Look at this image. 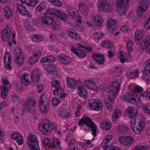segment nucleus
<instances>
[{
	"label": "nucleus",
	"instance_id": "20",
	"mask_svg": "<svg viewBox=\"0 0 150 150\" xmlns=\"http://www.w3.org/2000/svg\"><path fill=\"white\" fill-rule=\"evenodd\" d=\"M71 50L72 52L78 57L83 58L86 56L85 51L82 50L76 49L75 47H72Z\"/></svg>",
	"mask_w": 150,
	"mask_h": 150
},
{
	"label": "nucleus",
	"instance_id": "57",
	"mask_svg": "<svg viewBox=\"0 0 150 150\" xmlns=\"http://www.w3.org/2000/svg\"><path fill=\"white\" fill-rule=\"evenodd\" d=\"M147 70L148 69H147L146 68H144L143 76L144 79H146L147 81H148L150 79V75H149V74H147L146 73Z\"/></svg>",
	"mask_w": 150,
	"mask_h": 150
},
{
	"label": "nucleus",
	"instance_id": "5",
	"mask_svg": "<svg viewBox=\"0 0 150 150\" xmlns=\"http://www.w3.org/2000/svg\"><path fill=\"white\" fill-rule=\"evenodd\" d=\"M112 138V135H108L107 136L101 144V147L102 148H104L106 147L107 150H119V148L116 146L110 145L107 147V144L109 143Z\"/></svg>",
	"mask_w": 150,
	"mask_h": 150
},
{
	"label": "nucleus",
	"instance_id": "1",
	"mask_svg": "<svg viewBox=\"0 0 150 150\" xmlns=\"http://www.w3.org/2000/svg\"><path fill=\"white\" fill-rule=\"evenodd\" d=\"M78 125L84 129L85 131L88 130L89 128H91L92 134L95 136L97 133L96 126L95 123L89 117H83L78 122Z\"/></svg>",
	"mask_w": 150,
	"mask_h": 150
},
{
	"label": "nucleus",
	"instance_id": "45",
	"mask_svg": "<svg viewBox=\"0 0 150 150\" xmlns=\"http://www.w3.org/2000/svg\"><path fill=\"white\" fill-rule=\"evenodd\" d=\"M143 35V33L141 30H138L135 34V39L139 40L141 39Z\"/></svg>",
	"mask_w": 150,
	"mask_h": 150
},
{
	"label": "nucleus",
	"instance_id": "22",
	"mask_svg": "<svg viewBox=\"0 0 150 150\" xmlns=\"http://www.w3.org/2000/svg\"><path fill=\"white\" fill-rule=\"evenodd\" d=\"M92 19L94 25L97 27L100 26L104 22V19L99 15L94 16Z\"/></svg>",
	"mask_w": 150,
	"mask_h": 150
},
{
	"label": "nucleus",
	"instance_id": "64",
	"mask_svg": "<svg viewBox=\"0 0 150 150\" xmlns=\"http://www.w3.org/2000/svg\"><path fill=\"white\" fill-rule=\"evenodd\" d=\"M144 112L149 115H150V105H147L144 107Z\"/></svg>",
	"mask_w": 150,
	"mask_h": 150
},
{
	"label": "nucleus",
	"instance_id": "56",
	"mask_svg": "<svg viewBox=\"0 0 150 150\" xmlns=\"http://www.w3.org/2000/svg\"><path fill=\"white\" fill-rule=\"evenodd\" d=\"M118 55L119 58H123L126 57H130L129 54H127L126 52L122 51H120Z\"/></svg>",
	"mask_w": 150,
	"mask_h": 150
},
{
	"label": "nucleus",
	"instance_id": "48",
	"mask_svg": "<svg viewBox=\"0 0 150 150\" xmlns=\"http://www.w3.org/2000/svg\"><path fill=\"white\" fill-rule=\"evenodd\" d=\"M58 11L54 8H48L46 10V12L47 14L49 15H55L56 16Z\"/></svg>",
	"mask_w": 150,
	"mask_h": 150
},
{
	"label": "nucleus",
	"instance_id": "32",
	"mask_svg": "<svg viewBox=\"0 0 150 150\" xmlns=\"http://www.w3.org/2000/svg\"><path fill=\"white\" fill-rule=\"evenodd\" d=\"M56 16L60 20H61L63 21H65L68 18L67 15L65 12L61 10H58Z\"/></svg>",
	"mask_w": 150,
	"mask_h": 150
},
{
	"label": "nucleus",
	"instance_id": "63",
	"mask_svg": "<svg viewBox=\"0 0 150 150\" xmlns=\"http://www.w3.org/2000/svg\"><path fill=\"white\" fill-rule=\"evenodd\" d=\"M16 54L15 56H18V54H23L22 53V50L21 48L19 47L16 48L14 52Z\"/></svg>",
	"mask_w": 150,
	"mask_h": 150
},
{
	"label": "nucleus",
	"instance_id": "13",
	"mask_svg": "<svg viewBox=\"0 0 150 150\" xmlns=\"http://www.w3.org/2000/svg\"><path fill=\"white\" fill-rule=\"evenodd\" d=\"M38 140L36 136L33 134H30L28 137V147L38 144Z\"/></svg>",
	"mask_w": 150,
	"mask_h": 150
},
{
	"label": "nucleus",
	"instance_id": "61",
	"mask_svg": "<svg viewBox=\"0 0 150 150\" xmlns=\"http://www.w3.org/2000/svg\"><path fill=\"white\" fill-rule=\"evenodd\" d=\"M129 29V26L127 23L123 25L120 28V30L123 32L128 31Z\"/></svg>",
	"mask_w": 150,
	"mask_h": 150
},
{
	"label": "nucleus",
	"instance_id": "46",
	"mask_svg": "<svg viewBox=\"0 0 150 150\" xmlns=\"http://www.w3.org/2000/svg\"><path fill=\"white\" fill-rule=\"evenodd\" d=\"M46 6V2H43L40 3L36 7V10L38 12H41L43 9H45Z\"/></svg>",
	"mask_w": 150,
	"mask_h": 150
},
{
	"label": "nucleus",
	"instance_id": "8",
	"mask_svg": "<svg viewBox=\"0 0 150 150\" xmlns=\"http://www.w3.org/2000/svg\"><path fill=\"white\" fill-rule=\"evenodd\" d=\"M148 1L147 0H143L140 3L137 11V15L140 16L143 15L148 7Z\"/></svg>",
	"mask_w": 150,
	"mask_h": 150
},
{
	"label": "nucleus",
	"instance_id": "12",
	"mask_svg": "<svg viewBox=\"0 0 150 150\" xmlns=\"http://www.w3.org/2000/svg\"><path fill=\"white\" fill-rule=\"evenodd\" d=\"M17 9L20 14L27 16L29 18L32 17V15L27 11L25 7L22 5H17Z\"/></svg>",
	"mask_w": 150,
	"mask_h": 150
},
{
	"label": "nucleus",
	"instance_id": "27",
	"mask_svg": "<svg viewBox=\"0 0 150 150\" xmlns=\"http://www.w3.org/2000/svg\"><path fill=\"white\" fill-rule=\"evenodd\" d=\"M60 144L59 139L57 138H53L52 142L49 144V146L51 148L60 149L61 148Z\"/></svg>",
	"mask_w": 150,
	"mask_h": 150
},
{
	"label": "nucleus",
	"instance_id": "55",
	"mask_svg": "<svg viewBox=\"0 0 150 150\" xmlns=\"http://www.w3.org/2000/svg\"><path fill=\"white\" fill-rule=\"evenodd\" d=\"M104 35V34L100 32H96L94 34H93V37L95 39H98L101 38L103 37Z\"/></svg>",
	"mask_w": 150,
	"mask_h": 150
},
{
	"label": "nucleus",
	"instance_id": "3",
	"mask_svg": "<svg viewBox=\"0 0 150 150\" xmlns=\"http://www.w3.org/2000/svg\"><path fill=\"white\" fill-rule=\"evenodd\" d=\"M39 128L43 134H47L52 132L54 128V126L51 121L45 119L42 121Z\"/></svg>",
	"mask_w": 150,
	"mask_h": 150
},
{
	"label": "nucleus",
	"instance_id": "40",
	"mask_svg": "<svg viewBox=\"0 0 150 150\" xmlns=\"http://www.w3.org/2000/svg\"><path fill=\"white\" fill-rule=\"evenodd\" d=\"M56 60V59L55 57H53L52 56H47L41 59V62L42 63H44L45 62H48L50 63L51 62H54Z\"/></svg>",
	"mask_w": 150,
	"mask_h": 150
},
{
	"label": "nucleus",
	"instance_id": "29",
	"mask_svg": "<svg viewBox=\"0 0 150 150\" xmlns=\"http://www.w3.org/2000/svg\"><path fill=\"white\" fill-rule=\"evenodd\" d=\"M77 91L79 95L82 98H85L88 96L87 92L82 85L78 86Z\"/></svg>",
	"mask_w": 150,
	"mask_h": 150
},
{
	"label": "nucleus",
	"instance_id": "28",
	"mask_svg": "<svg viewBox=\"0 0 150 150\" xmlns=\"http://www.w3.org/2000/svg\"><path fill=\"white\" fill-rule=\"evenodd\" d=\"M1 82L3 85L1 86V88H4L6 90H9L10 89V81L6 77L3 76L2 77Z\"/></svg>",
	"mask_w": 150,
	"mask_h": 150
},
{
	"label": "nucleus",
	"instance_id": "30",
	"mask_svg": "<svg viewBox=\"0 0 150 150\" xmlns=\"http://www.w3.org/2000/svg\"><path fill=\"white\" fill-rule=\"evenodd\" d=\"M24 59L23 54H18V56H15V61L18 66L21 67L23 65Z\"/></svg>",
	"mask_w": 150,
	"mask_h": 150
},
{
	"label": "nucleus",
	"instance_id": "21",
	"mask_svg": "<svg viewBox=\"0 0 150 150\" xmlns=\"http://www.w3.org/2000/svg\"><path fill=\"white\" fill-rule=\"evenodd\" d=\"M11 138L15 141L18 145H21L23 143V138L20 133L15 132L13 133Z\"/></svg>",
	"mask_w": 150,
	"mask_h": 150
},
{
	"label": "nucleus",
	"instance_id": "33",
	"mask_svg": "<svg viewBox=\"0 0 150 150\" xmlns=\"http://www.w3.org/2000/svg\"><path fill=\"white\" fill-rule=\"evenodd\" d=\"M21 82L25 86H26L30 83L28 78V74L27 73H24L22 74L21 78Z\"/></svg>",
	"mask_w": 150,
	"mask_h": 150
},
{
	"label": "nucleus",
	"instance_id": "44",
	"mask_svg": "<svg viewBox=\"0 0 150 150\" xmlns=\"http://www.w3.org/2000/svg\"><path fill=\"white\" fill-rule=\"evenodd\" d=\"M43 39V36L39 34H34L32 37V40L37 42H40Z\"/></svg>",
	"mask_w": 150,
	"mask_h": 150
},
{
	"label": "nucleus",
	"instance_id": "42",
	"mask_svg": "<svg viewBox=\"0 0 150 150\" xmlns=\"http://www.w3.org/2000/svg\"><path fill=\"white\" fill-rule=\"evenodd\" d=\"M121 116L120 110L119 109L115 110L112 116V120L115 121L116 119Z\"/></svg>",
	"mask_w": 150,
	"mask_h": 150
},
{
	"label": "nucleus",
	"instance_id": "7",
	"mask_svg": "<svg viewBox=\"0 0 150 150\" xmlns=\"http://www.w3.org/2000/svg\"><path fill=\"white\" fill-rule=\"evenodd\" d=\"M90 106L93 110L99 111L101 110L103 108V104L101 100L93 99L90 100Z\"/></svg>",
	"mask_w": 150,
	"mask_h": 150
},
{
	"label": "nucleus",
	"instance_id": "16",
	"mask_svg": "<svg viewBox=\"0 0 150 150\" xmlns=\"http://www.w3.org/2000/svg\"><path fill=\"white\" fill-rule=\"evenodd\" d=\"M59 60L61 63L64 64H69L71 62V58L64 54L61 53L58 55Z\"/></svg>",
	"mask_w": 150,
	"mask_h": 150
},
{
	"label": "nucleus",
	"instance_id": "53",
	"mask_svg": "<svg viewBox=\"0 0 150 150\" xmlns=\"http://www.w3.org/2000/svg\"><path fill=\"white\" fill-rule=\"evenodd\" d=\"M9 90H6L4 88H1V95L3 98H5L7 96Z\"/></svg>",
	"mask_w": 150,
	"mask_h": 150
},
{
	"label": "nucleus",
	"instance_id": "54",
	"mask_svg": "<svg viewBox=\"0 0 150 150\" xmlns=\"http://www.w3.org/2000/svg\"><path fill=\"white\" fill-rule=\"evenodd\" d=\"M143 129V127H141L140 125H137L135 128L133 129L134 132L137 134H139L140 132Z\"/></svg>",
	"mask_w": 150,
	"mask_h": 150
},
{
	"label": "nucleus",
	"instance_id": "51",
	"mask_svg": "<svg viewBox=\"0 0 150 150\" xmlns=\"http://www.w3.org/2000/svg\"><path fill=\"white\" fill-rule=\"evenodd\" d=\"M133 45V44L132 41L131 40L128 41L126 45L127 49V51L130 52L132 51V46Z\"/></svg>",
	"mask_w": 150,
	"mask_h": 150
},
{
	"label": "nucleus",
	"instance_id": "19",
	"mask_svg": "<svg viewBox=\"0 0 150 150\" xmlns=\"http://www.w3.org/2000/svg\"><path fill=\"white\" fill-rule=\"evenodd\" d=\"M40 74L38 69H36L32 72L31 77V82L33 84L35 85L38 83Z\"/></svg>",
	"mask_w": 150,
	"mask_h": 150
},
{
	"label": "nucleus",
	"instance_id": "25",
	"mask_svg": "<svg viewBox=\"0 0 150 150\" xmlns=\"http://www.w3.org/2000/svg\"><path fill=\"white\" fill-rule=\"evenodd\" d=\"M126 114L129 117L132 118L134 117L137 113L136 110L134 109L132 107H129L125 109Z\"/></svg>",
	"mask_w": 150,
	"mask_h": 150
},
{
	"label": "nucleus",
	"instance_id": "11",
	"mask_svg": "<svg viewBox=\"0 0 150 150\" xmlns=\"http://www.w3.org/2000/svg\"><path fill=\"white\" fill-rule=\"evenodd\" d=\"M127 4L118 2L117 4V11L120 15H124L127 10Z\"/></svg>",
	"mask_w": 150,
	"mask_h": 150
},
{
	"label": "nucleus",
	"instance_id": "47",
	"mask_svg": "<svg viewBox=\"0 0 150 150\" xmlns=\"http://www.w3.org/2000/svg\"><path fill=\"white\" fill-rule=\"evenodd\" d=\"M72 135L70 133H68L67 136L66 138L65 141L67 143H68L69 144H73L74 142V140L73 139H71Z\"/></svg>",
	"mask_w": 150,
	"mask_h": 150
},
{
	"label": "nucleus",
	"instance_id": "17",
	"mask_svg": "<svg viewBox=\"0 0 150 150\" xmlns=\"http://www.w3.org/2000/svg\"><path fill=\"white\" fill-rule=\"evenodd\" d=\"M36 101L34 99H29L26 102L23 111L26 110H30L35 105Z\"/></svg>",
	"mask_w": 150,
	"mask_h": 150
},
{
	"label": "nucleus",
	"instance_id": "23",
	"mask_svg": "<svg viewBox=\"0 0 150 150\" xmlns=\"http://www.w3.org/2000/svg\"><path fill=\"white\" fill-rule=\"evenodd\" d=\"M116 21L114 19H110L108 21L107 27L108 31L112 33L115 30V24Z\"/></svg>",
	"mask_w": 150,
	"mask_h": 150
},
{
	"label": "nucleus",
	"instance_id": "36",
	"mask_svg": "<svg viewBox=\"0 0 150 150\" xmlns=\"http://www.w3.org/2000/svg\"><path fill=\"white\" fill-rule=\"evenodd\" d=\"M68 33L73 39L78 40L80 39L79 35L72 28H70L67 30Z\"/></svg>",
	"mask_w": 150,
	"mask_h": 150
},
{
	"label": "nucleus",
	"instance_id": "14",
	"mask_svg": "<svg viewBox=\"0 0 150 150\" xmlns=\"http://www.w3.org/2000/svg\"><path fill=\"white\" fill-rule=\"evenodd\" d=\"M4 57V62L5 64V67L6 69L10 70L12 68V67L10 65L11 62L10 53L8 51H6Z\"/></svg>",
	"mask_w": 150,
	"mask_h": 150
},
{
	"label": "nucleus",
	"instance_id": "10",
	"mask_svg": "<svg viewBox=\"0 0 150 150\" xmlns=\"http://www.w3.org/2000/svg\"><path fill=\"white\" fill-rule=\"evenodd\" d=\"M67 86L70 88L74 89L75 88L77 85L79 86L82 85V82L80 81H76L75 80L70 78H67Z\"/></svg>",
	"mask_w": 150,
	"mask_h": 150
},
{
	"label": "nucleus",
	"instance_id": "62",
	"mask_svg": "<svg viewBox=\"0 0 150 150\" xmlns=\"http://www.w3.org/2000/svg\"><path fill=\"white\" fill-rule=\"evenodd\" d=\"M118 130L121 133H123L127 132L128 130V129L124 126H120L118 128Z\"/></svg>",
	"mask_w": 150,
	"mask_h": 150
},
{
	"label": "nucleus",
	"instance_id": "6",
	"mask_svg": "<svg viewBox=\"0 0 150 150\" xmlns=\"http://www.w3.org/2000/svg\"><path fill=\"white\" fill-rule=\"evenodd\" d=\"M12 29V27L8 24L1 31V37L3 41H8L10 39Z\"/></svg>",
	"mask_w": 150,
	"mask_h": 150
},
{
	"label": "nucleus",
	"instance_id": "59",
	"mask_svg": "<svg viewBox=\"0 0 150 150\" xmlns=\"http://www.w3.org/2000/svg\"><path fill=\"white\" fill-rule=\"evenodd\" d=\"M147 42L146 41H144L142 42L139 47V49L141 50H143L144 49H146V47Z\"/></svg>",
	"mask_w": 150,
	"mask_h": 150
},
{
	"label": "nucleus",
	"instance_id": "52",
	"mask_svg": "<svg viewBox=\"0 0 150 150\" xmlns=\"http://www.w3.org/2000/svg\"><path fill=\"white\" fill-rule=\"evenodd\" d=\"M12 100L13 102L16 105L20 104L21 100H20L19 98L17 95H14L12 97Z\"/></svg>",
	"mask_w": 150,
	"mask_h": 150
},
{
	"label": "nucleus",
	"instance_id": "18",
	"mask_svg": "<svg viewBox=\"0 0 150 150\" xmlns=\"http://www.w3.org/2000/svg\"><path fill=\"white\" fill-rule=\"evenodd\" d=\"M42 54V52L40 51H38L35 52L30 58L28 63L29 64L32 65L36 63L38 59L39 58Z\"/></svg>",
	"mask_w": 150,
	"mask_h": 150
},
{
	"label": "nucleus",
	"instance_id": "50",
	"mask_svg": "<svg viewBox=\"0 0 150 150\" xmlns=\"http://www.w3.org/2000/svg\"><path fill=\"white\" fill-rule=\"evenodd\" d=\"M112 43L109 40H105L103 42L102 44V46L104 48L106 49L111 47L112 46Z\"/></svg>",
	"mask_w": 150,
	"mask_h": 150
},
{
	"label": "nucleus",
	"instance_id": "26",
	"mask_svg": "<svg viewBox=\"0 0 150 150\" xmlns=\"http://www.w3.org/2000/svg\"><path fill=\"white\" fill-rule=\"evenodd\" d=\"M84 83L88 88L93 90H95L97 86L93 80H89L86 81Z\"/></svg>",
	"mask_w": 150,
	"mask_h": 150
},
{
	"label": "nucleus",
	"instance_id": "9",
	"mask_svg": "<svg viewBox=\"0 0 150 150\" xmlns=\"http://www.w3.org/2000/svg\"><path fill=\"white\" fill-rule=\"evenodd\" d=\"M120 142L124 146H128L132 144L133 142V139L131 136L120 137H119Z\"/></svg>",
	"mask_w": 150,
	"mask_h": 150
},
{
	"label": "nucleus",
	"instance_id": "15",
	"mask_svg": "<svg viewBox=\"0 0 150 150\" xmlns=\"http://www.w3.org/2000/svg\"><path fill=\"white\" fill-rule=\"evenodd\" d=\"M43 98V95H42L40 99L39 107L41 112L43 114H46L49 108L48 104H44Z\"/></svg>",
	"mask_w": 150,
	"mask_h": 150
},
{
	"label": "nucleus",
	"instance_id": "2",
	"mask_svg": "<svg viewBox=\"0 0 150 150\" xmlns=\"http://www.w3.org/2000/svg\"><path fill=\"white\" fill-rule=\"evenodd\" d=\"M120 84L119 82L116 81L113 82L111 85L108 91V95L109 97L107 99L106 98H103L104 103L106 104L109 102L112 103L114 100L112 98H114L116 95L119 91Z\"/></svg>",
	"mask_w": 150,
	"mask_h": 150
},
{
	"label": "nucleus",
	"instance_id": "34",
	"mask_svg": "<svg viewBox=\"0 0 150 150\" xmlns=\"http://www.w3.org/2000/svg\"><path fill=\"white\" fill-rule=\"evenodd\" d=\"M41 20L43 23L49 25L52 23L53 19L52 17L46 16H42Z\"/></svg>",
	"mask_w": 150,
	"mask_h": 150
},
{
	"label": "nucleus",
	"instance_id": "31",
	"mask_svg": "<svg viewBox=\"0 0 150 150\" xmlns=\"http://www.w3.org/2000/svg\"><path fill=\"white\" fill-rule=\"evenodd\" d=\"M100 127L104 130H108L110 129L111 125L109 120H105L100 125Z\"/></svg>",
	"mask_w": 150,
	"mask_h": 150
},
{
	"label": "nucleus",
	"instance_id": "60",
	"mask_svg": "<svg viewBox=\"0 0 150 150\" xmlns=\"http://www.w3.org/2000/svg\"><path fill=\"white\" fill-rule=\"evenodd\" d=\"M61 101V100L57 98H54L52 100V105L54 106H55L59 103Z\"/></svg>",
	"mask_w": 150,
	"mask_h": 150
},
{
	"label": "nucleus",
	"instance_id": "39",
	"mask_svg": "<svg viewBox=\"0 0 150 150\" xmlns=\"http://www.w3.org/2000/svg\"><path fill=\"white\" fill-rule=\"evenodd\" d=\"M107 0H99L98 2V8L100 11H103L105 9Z\"/></svg>",
	"mask_w": 150,
	"mask_h": 150
},
{
	"label": "nucleus",
	"instance_id": "4",
	"mask_svg": "<svg viewBox=\"0 0 150 150\" xmlns=\"http://www.w3.org/2000/svg\"><path fill=\"white\" fill-rule=\"evenodd\" d=\"M137 95L134 91H129L122 97V98L127 102L133 104L137 105L138 101H136V98Z\"/></svg>",
	"mask_w": 150,
	"mask_h": 150
},
{
	"label": "nucleus",
	"instance_id": "37",
	"mask_svg": "<svg viewBox=\"0 0 150 150\" xmlns=\"http://www.w3.org/2000/svg\"><path fill=\"white\" fill-rule=\"evenodd\" d=\"M139 72L137 69H134L128 71L126 74V75L130 78H133L138 76Z\"/></svg>",
	"mask_w": 150,
	"mask_h": 150
},
{
	"label": "nucleus",
	"instance_id": "43",
	"mask_svg": "<svg viewBox=\"0 0 150 150\" xmlns=\"http://www.w3.org/2000/svg\"><path fill=\"white\" fill-rule=\"evenodd\" d=\"M59 115L64 119H67L70 116L69 112L66 110L60 112L59 114Z\"/></svg>",
	"mask_w": 150,
	"mask_h": 150
},
{
	"label": "nucleus",
	"instance_id": "38",
	"mask_svg": "<svg viewBox=\"0 0 150 150\" xmlns=\"http://www.w3.org/2000/svg\"><path fill=\"white\" fill-rule=\"evenodd\" d=\"M4 12L5 17L9 19L12 16V11L11 8L8 6H6L4 8Z\"/></svg>",
	"mask_w": 150,
	"mask_h": 150
},
{
	"label": "nucleus",
	"instance_id": "58",
	"mask_svg": "<svg viewBox=\"0 0 150 150\" xmlns=\"http://www.w3.org/2000/svg\"><path fill=\"white\" fill-rule=\"evenodd\" d=\"M16 32L15 31H13L12 33V39L11 42H9V45L10 46H12V45L13 44L14 45H16V40L14 39L15 38Z\"/></svg>",
	"mask_w": 150,
	"mask_h": 150
},
{
	"label": "nucleus",
	"instance_id": "49",
	"mask_svg": "<svg viewBox=\"0 0 150 150\" xmlns=\"http://www.w3.org/2000/svg\"><path fill=\"white\" fill-rule=\"evenodd\" d=\"M57 70V67L54 65H50L46 69L47 71L50 74L54 73Z\"/></svg>",
	"mask_w": 150,
	"mask_h": 150
},
{
	"label": "nucleus",
	"instance_id": "24",
	"mask_svg": "<svg viewBox=\"0 0 150 150\" xmlns=\"http://www.w3.org/2000/svg\"><path fill=\"white\" fill-rule=\"evenodd\" d=\"M78 8L82 16H86L87 14V6L85 3H79L78 4Z\"/></svg>",
	"mask_w": 150,
	"mask_h": 150
},
{
	"label": "nucleus",
	"instance_id": "35",
	"mask_svg": "<svg viewBox=\"0 0 150 150\" xmlns=\"http://www.w3.org/2000/svg\"><path fill=\"white\" fill-rule=\"evenodd\" d=\"M93 58L94 60L99 64H102L104 62V56L102 54H95L93 56Z\"/></svg>",
	"mask_w": 150,
	"mask_h": 150
},
{
	"label": "nucleus",
	"instance_id": "41",
	"mask_svg": "<svg viewBox=\"0 0 150 150\" xmlns=\"http://www.w3.org/2000/svg\"><path fill=\"white\" fill-rule=\"evenodd\" d=\"M68 14L70 16H74L76 18H78L79 19L81 18V16L77 13L76 10L74 8L68 9Z\"/></svg>",
	"mask_w": 150,
	"mask_h": 150
}]
</instances>
